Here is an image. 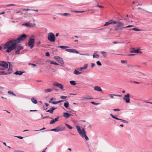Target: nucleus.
<instances>
[{"label": "nucleus", "instance_id": "nucleus-1", "mask_svg": "<svg viewBox=\"0 0 152 152\" xmlns=\"http://www.w3.org/2000/svg\"><path fill=\"white\" fill-rule=\"evenodd\" d=\"M26 35L23 34L16 39H11L7 41L4 45H2L4 49H6V52L10 53L15 49L17 47V44L19 42L23 41L26 38Z\"/></svg>", "mask_w": 152, "mask_h": 152}, {"label": "nucleus", "instance_id": "nucleus-2", "mask_svg": "<svg viewBox=\"0 0 152 152\" xmlns=\"http://www.w3.org/2000/svg\"><path fill=\"white\" fill-rule=\"evenodd\" d=\"M76 128L78 132L82 137H83L84 136L86 140H89L88 138L86 135V132L84 128L82 129V131H81L80 127L79 126H77Z\"/></svg>", "mask_w": 152, "mask_h": 152}, {"label": "nucleus", "instance_id": "nucleus-3", "mask_svg": "<svg viewBox=\"0 0 152 152\" xmlns=\"http://www.w3.org/2000/svg\"><path fill=\"white\" fill-rule=\"evenodd\" d=\"M116 24H117L115 26V30L116 31H117L119 30H120L123 28H125L124 26V23L122 22H116Z\"/></svg>", "mask_w": 152, "mask_h": 152}, {"label": "nucleus", "instance_id": "nucleus-4", "mask_svg": "<svg viewBox=\"0 0 152 152\" xmlns=\"http://www.w3.org/2000/svg\"><path fill=\"white\" fill-rule=\"evenodd\" d=\"M48 39L51 42H54L55 41L56 38L53 33H49L48 35Z\"/></svg>", "mask_w": 152, "mask_h": 152}, {"label": "nucleus", "instance_id": "nucleus-5", "mask_svg": "<svg viewBox=\"0 0 152 152\" xmlns=\"http://www.w3.org/2000/svg\"><path fill=\"white\" fill-rule=\"evenodd\" d=\"M28 45L29 47L32 48L34 47L35 39L34 38H30L28 40Z\"/></svg>", "mask_w": 152, "mask_h": 152}, {"label": "nucleus", "instance_id": "nucleus-6", "mask_svg": "<svg viewBox=\"0 0 152 152\" xmlns=\"http://www.w3.org/2000/svg\"><path fill=\"white\" fill-rule=\"evenodd\" d=\"M130 95L129 93L125 95L123 97V99L125 101L126 103L130 102Z\"/></svg>", "mask_w": 152, "mask_h": 152}, {"label": "nucleus", "instance_id": "nucleus-7", "mask_svg": "<svg viewBox=\"0 0 152 152\" xmlns=\"http://www.w3.org/2000/svg\"><path fill=\"white\" fill-rule=\"evenodd\" d=\"M53 85L55 86L58 87L61 90H62L64 87L62 85L56 82H54L53 83Z\"/></svg>", "mask_w": 152, "mask_h": 152}, {"label": "nucleus", "instance_id": "nucleus-8", "mask_svg": "<svg viewBox=\"0 0 152 152\" xmlns=\"http://www.w3.org/2000/svg\"><path fill=\"white\" fill-rule=\"evenodd\" d=\"M0 66L7 68L8 67V64L5 61H2L0 62Z\"/></svg>", "mask_w": 152, "mask_h": 152}, {"label": "nucleus", "instance_id": "nucleus-9", "mask_svg": "<svg viewBox=\"0 0 152 152\" xmlns=\"http://www.w3.org/2000/svg\"><path fill=\"white\" fill-rule=\"evenodd\" d=\"M110 115L111 117H112L113 118H114L115 119H117V120H120L121 121H122L123 123H128V121L122 119H120L118 118H117V117H115V116L113 115L112 114H110Z\"/></svg>", "mask_w": 152, "mask_h": 152}, {"label": "nucleus", "instance_id": "nucleus-10", "mask_svg": "<svg viewBox=\"0 0 152 152\" xmlns=\"http://www.w3.org/2000/svg\"><path fill=\"white\" fill-rule=\"evenodd\" d=\"M140 50L135 49L134 48H132L130 49L131 53H142V52L139 51Z\"/></svg>", "mask_w": 152, "mask_h": 152}, {"label": "nucleus", "instance_id": "nucleus-11", "mask_svg": "<svg viewBox=\"0 0 152 152\" xmlns=\"http://www.w3.org/2000/svg\"><path fill=\"white\" fill-rule=\"evenodd\" d=\"M22 25L28 27H34L36 26V24L35 23H34L32 24L31 23L28 22L23 24Z\"/></svg>", "mask_w": 152, "mask_h": 152}, {"label": "nucleus", "instance_id": "nucleus-12", "mask_svg": "<svg viewBox=\"0 0 152 152\" xmlns=\"http://www.w3.org/2000/svg\"><path fill=\"white\" fill-rule=\"evenodd\" d=\"M58 132L62 131L65 130V128L64 127L59 126L57 127Z\"/></svg>", "mask_w": 152, "mask_h": 152}, {"label": "nucleus", "instance_id": "nucleus-13", "mask_svg": "<svg viewBox=\"0 0 152 152\" xmlns=\"http://www.w3.org/2000/svg\"><path fill=\"white\" fill-rule=\"evenodd\" d=\"M54 58L56 59L59 61L61 64H62V63L63 62V60L62 59V58H61L59 56H55L54 57Z\"/></svg>", "mask_w": 152, "mask_h": 152}, {"label": "nucleus", "instance_id": "nucleus-14", "mask_svg": "<svg viewBox=\"0 0 152 152\" xmlns=\"http://www.w3.org/2000/svg\"><path fill=\"white\" fill-rule=\"evenodd\" d=\"M56 109V108L54 107H52L50 110H49L46 111V112H49L50 113L52 114L53 113V111Z\"/></svg>", "mask_w": 152, "mask_h": 152}, {"label": "nucleus", "instance_id": "nucleus-15", "mask_svg": "<svg viewBox=\"0 0 152 152\" xmlns=\"http://www.w3.org/2000/svg\"><path fill=\"white\" fill-rule=\"evenodd\" d=\"M72 115L69 114L68 113H64L63 116L66 118H68L70 116Z\"/></svg>", "mask_w": 152, "mask_h": 152}, {"label": "nucleus", "instance_id": "nucleus-16", "mask_svg": "<svg viewBox=\"0 0 152 152\" xmlns=\"http://www.w3.org/2000/svg\"><path fill=\"white\" fill-rule=\"evenodd\" d=\"M94 89L95 90L98 91H102L101 88L100 87L98 86H95L94 88Z\"/></svg>", "mask_w": 152, "mask_h": 152}, {"label": "nucleus", "instance_id": "nucleus-17", "mask_svg": "<svg viewBox=\"0 0 152 152\" xmlns=\"http://www.w3.org/2000/svg\"><path fill=\"white\" fill-rule=\"evenodd\" d=\"M93 98L91 96H86L83 97L82 99H93Z\"/></svg>", "mask_w": 152, "mask_h": 152}, {"label": "nucleus", "instance_id": "nucleus-18", "mask_svg": "<svg viewBox=\"0 0 152 152\" xmlns=\"http://www.w3.org/2000/svg\"><path fill=\"white\" fill-rule=\"evenodd\" d=\"M97 51H95L94 52L93 55V57L94 58H98L99 57V55L96 53Z\"/></svg>", "mask_w": 152, "mask_h": 152}, {"label": "nucleus", "instance_id": "nucleus-19", "mask_svg": "<svg viewBox=\"0 0 152 152\" xmlns=\"http://www.w3.org/2000/svg\"><path fill=\"white\" fill-rule=\"evenodd\" d=\"M32 102L34 104H36L37 103V101L36 99H35L34 98H32L31 99Z\"/></svg>", "mask_w": 152, "mask_h": 152}, {"label": "nucleus", "instance_id": "nucleus-20", "mask_svg": "<svg viewBox=\"0 0 152 152\" xmlns=\"http://www.w3.org/2000/svg\"><path fill=\"white\" fill-rule=\"evenodd\" d=\"M65 100H60L59 101H57V102H52V103L53 104H58V103H59L61 102H63L65 101Z\"/></svg>", "mask_w": 152, "mask_h": 152}, {"label": "nucleus", "instance_id": "nucleus-21", "mask_svg": "<svg viewBox=\"0 0 152 152\" xmlns=\"http://www.w3.org/2000/svg\"><path fill=\"white\" fill-rule=\"evenodd\" d=\"M65 50L66 51L70 53H74V51H75V49H66Z\"/></svg>", "mask_w": 152, "mask_h": 152}, {"label": "nucleus", "instance_id": "nucleus-22", "mask_svg": "<svg viewBox=\"0 0 152 152\" xmlns=\"http://www.w3.org/2000/svg\"><path fill=\"white\" fill-rule=\"evenodd\" d=\"M110 24H115L116 23V21H114L113 20H111L108 21Z\"/></svg>", "mask_w": 152, "mask_h": 152}, {"label": "nucleus", "instance_id": "nucleus-23", "mask_svg": "<svg viewBox=\"0 0 152 152\" xmlns=\"http://www.w3.org/2000/svg\"><path fill=\"white\" fill-rule=\"evenodd\" d=\"M23 72L21 71H16L14 74L16 75H21L22 74Z\"/></svg>", "mask_w": 152, "mask_h": 152}, {"label": "nucleus", "instance_id": "nucleus-24", "mask_svg": "<svg viewBox=\"0 0 152 152\" xmlns=\"http://www.w3.org/2000/svg\"><path fill=\"white\" fill-rule=\"evenodd\" d=\"M12 68H9V69L8 70L7 72V74H10L12 72Z\"/></svg>", "mask_w": 152, "mask_h": 152}, {"label": "nucleus", "instance_id": "nucleus-25", "mask_svg": "<svg viewBox=\"0 0 152 152\" xmlns=\"http://www.w3.org/2000/svg\"><path fill=\"white\" fill-rule=\"evenodd\" d=\"M81 72H80L78 71H77L75 70V71L74 72V73L76 75H80L81 74Z\"/></svg>", "mask_w": 152, "mask_h": 152}, {"label": "nucleus", "instance_id": "nucleus-26", "mask_svg": "<svg viewBox=\"0 0 152 152\" xmlns=\"http://www.w3.org/2000/svg\"><path fill=\"white\" fill-rule=\"evenodd\" d=\"M52 91V89L51 88H47L45 89L44 91L45 93H47L48 92H50Z\"/></svg>", "mask_w": 152, "mask_h": 152}, {"label": "nucleus", "instance_id": "nucleus-27", "mask_svg": "<svg viewBox=\"0 0 152 152\" xmlns=\"http://www.w3.org/2000/svg\"><path fill=\"white\" fill-rule=\"evenodd\" d=\"M88 65L85 64L83 67H81L80 68L81 70L84 69H86L88 67Z\"/></svg>", "mask_w": 152, "mask_h": 152}, {"label": "nucleus", "instance_id": "nucleus-28", "mask_svg": "<svg viewBox=\"0 0 152 152\" xmlns=\"http://www.w3.org/2000/svg\"><path fill=\"white\" fill-rule=\"evenodd\" d=\"M64 106L66 108H67L69 106V102H65L64 104Z\"/></svg>", "mask_w": 152, "mask_h": 152}, {"label": "nucleus", "instance_id": "nucleus-29", "mask_svg": "<svg viewBox=\"0 0 152 152\" xmlns=\"http://www.w3.org/2000/svg\"><path fill=\"white\" fill-rule=\"evenodd\" d=\"M70 83L71 85L75 86L76 85L75 81H71L70 82Z\"/></svg>", "mask_w": 152, "mask_h": 152}, {"label": "nucleus", "instance_id": "nucleus-30", "mask_svg": "<svg viewBox=\"0 0 152 152\" xmlns=\"http://www.w3.org/2000/svg\"><path fill=\"white\" fill-rule=\"evenodd\" d=\"M101 53L104 57H106L107 56V54L106 52L104 51H101Z\"/></svg>", "mask_w": 152, "mask_h": 152}, {"label": "nucleus", "instance_id": "nucleus-31", "mask_svg": "<svg viewBox=\"0 0 152 152\" xmlns=\"http://www.w3.org/2000/svg\"><path fill=\"white\" fill-rule=\"evenodd\" d=\"M7 72L5 71L0 72V75H7Z\"/></svg>", "mask_w": 152, "mask_h": 152}, {"label": "nucleus", "instance_id": "nucleus-32", "mask_svg": "<svg viewBox=\"0 0 152 152\" xmlns=\"http://www.w3.org/2000/svg\"><path fill=\"white\" fill-rule=\"evenodd\" d=\"M65 125L69 129H72V127L70 126V125H69L67 124H66L65 123Z\"/></svg>", "mask_w": 152, "mask_h": 152}, {"label": "nucleus", "instance_id": "nucleus-33", "mask_svg": "<svg viewBox=\"0 0 152 152\" xmlns=\"http://www.w3.org/2000/svg\"><path fill=\"white\" fill-rule=\"evenodd\" d=\"M50 131H54L56 132H58V129L56 127V128L53 129H50Z\"/></svg>", "mask_w": 152, "mask_h": 152}, {"label": "nucleus", "instance_id": "nucleus-34", "mask_svg": "<svg viewBox=\"0 0 152 152\" xmlns=\"http://www.w3.org/2000/svg\"><path fill=\"white\" fill-rule=\"evenodd\" d=\"M59 48L62 49H66L68 48V47H67L66 46H59Z\"/></svg>", "mask_w": 152, "mask_h": 152}, {"label": "nucleus", "instance_id": "nucleus-35", "mask_svg": "<svg viewBox=\"0 0 152 152\" xmlns=\"http://www.w3.org/2000/svg\"><path fill=\"white\" fill-rule=\"evenodd\" d=\"M61 15H64V16H66L70 15V14L68 13H64L61 14Z\"/></svg>", "mask_w": 152, "mask_h": 152}, {"label": "nucleus", "instance_id": "nucleus-36", "mask_svg": "<svg viewBox=\"0 0 152 152\" xmlns=\"http://www.w3.org/2000/svg\"><path fill=\"white\" fill-rule=\"evenodd\" d=\"M132 29L134 31H141V30L140 29L135 28H133Z\"/></svg>", "mask_w": 152, "mask_h": 152}, {"label": "nucleus", "instance_id": "nucleus-37", "mask_svg": "<svg viewBox=\"0 0 152 152\" xmlns=\"http://www.w3.org/2000/svg\"><path fill=\"white\" fill-rule=\"evenodd\" d=\"M50 64H55V65H59L57 63L53 61H51L50 62Z\"/></svg>", "mask_w": 152, "mask_h": 152}, {"label": "nucleus", "instance_id": "nucleus-38", "mask_svg": "<svg viewBox=\"0 0 152 152\" xmlns=\"http://www.w3.org/2000/svg\"><path fill=\"white\" fill-rule=\"evenodd\" d=\"M23 48V47L22 46H18V50H20L21 49H22Z\"/></svg>", "mask_w": 152, "mask_h": 152}, {"label": "nucleus", "instance_id": "nucleus-39", "mask_svg": "<svg viewBox=\"0 0 152 152\" xmlns=\"http://www.w3.org/2000/svg\"><path fill=\"white\" fill-rule=\"evenodd\" d=\"M8 93L9 94H12V95H14V96H16V95L14 94L13 92L12 91H8Z\"/></svg>", "mask_w": 152, "mask_h": 152}, {"label": "nucleus", "instance_id": "nucleus-40", "mask_svg": "<svg viewBox=\"0 0 152 152\" xmlns=\"http://www.w3.org/2000/svg\"><path fill=\"white\" fill-rule=\"evenodd\" d=\"M110 24L109 21L106 22H105V24L104 25V26H106Z\"/></svg>", "mask_w": 152, "mask_h": 152}, {"label": "nucleus", "instance_id": "nucleus-41", "mask_svg": "<svg viewBox=\"0 0 152 152\" xmlns=\"http://www.w3.org/2000/svg\"><path fill=\"white\" fill-rule=\"evenodd\" d=\"M96 64L98 65L99 66H100L102 65L101 63L99 61H97L96 62Z\"/></svg>", "mask_w": 152, "mask_h": 152}, {"label": "nucleus", "instance_id": "nucleus-42", "mask_svg": "<svg viewBox=\"0 0 152 152\" xmlns=\"http://www.w3.org/2000/svg\"><path fill=\"white\" fill-rule=\"evenodd\" d=\"M55 122V121H54V119H53L50 121V124H54Z\"/></svg>", "mask_w": 152, "mask_h": 152}, {"label": "nucleus", "instance_id": "nucleus-43", "mask_svg": "<svg viewBox=\"0 0 152 152\" xmlns=\"http://www.w3.org/2000/svg\"><path fill=\"white\" fill-rule=\"evenodd\" d=\"M67 98V96H61L60 97V98L61 99H65Z\"/></svg>", "mask_w": 152, "mask_h": 152}, {"label": "nucleus", "instance_id": "nucleus-44", "mask_svg": "<svg viewBox=\"0 0 152 152\" xmlns=\"http://www.w3.org/2000/svg\"><path fill=\"white\" fill-rule=\"evenodd\" d=\"M15 5L14 4H7L6 5L7 7H9V6H15Z\"/></svg>", "mask_w": 152, "mask_h": 152}, {"label": "nucleus", "instance_id": "nucleus-45", "mask_svg": "<svg viewBox=\"0 0 152 152\" xmlns=\"http://www.w3.org/2000/svg\"><path fill=\"white\" fill-rule=\"evenodd\" d=\"M59 116H57V118H56L54 119V121H55V122L57 121L58 120V119H59Z\"/></svg>", "mask_w": 152, "mask_h": 152}, {"label": "nucleus", "instance_id": "nucleus-46", "mask_svg": "<svg viewBox=\"0 0 152 152\" xmlns=\"http://www.w3.org/2000/svg\"><path fill=\"white\" fill-rule=\"evenodd\" d=\"M91 104H94L95 105H97L99 104L98 103H95V102H91Z\"/></svg>", "mask_w": 152, "mask_h": 152}, {"label": "nucleus", "instance_id": "nucleus-47", "mask_svg": "<svg viewBox=\"0 0 152 152\" xmlns=\"http://www.w3.org/2000/svg\"><path fill=\"white\" fill-rule=\"evenodd\" d=\"M45 55L47 56H48V57L49 56H50V53H49V52H46L45 53Z\"/></svg>", "mask_w": 152, "mask_h": 152}, {"label": "nucleus", "instance_id": "nucleus-48", "mask_svg": "<svg viewBox=\"0 0 152 152\" xmlns=\"http://www.w3.org/2000/svg\"><path fill=\"white\" fill-rule=\"evenodd\" d=\"M114 94H109V95L110 96V98L112 99H113L114 98L113 96H114Z\"/></svg>", "mask_w": 152, "mask_h": 152}, {"label": "nucleus", "instance_id": "nucleus-49", "mask_svg": "<svg viewBox=\"0 0 152 152\" xmlns=\"http://www.w3.org/2000/svg\"><path fill=\"white\" fill-rule=\"evenodd\" d=\"M20 50H18L17 51H16L15 52V53L16 54H18L20 53Z\"/></svg>", "mask_w": 152, "mask_h": 152}, {"label": "nucleus", "instance_id": "nucleus-50", "mask_svg": "<svg viewBox=\"0 0 152 152\" xmlns=\"http://www.w3.org/2000/svg\"><path fill=\"white\" fill-rule=\"evenodd\" d=\"M23 11H29V10H31V9H23Z\"/></svg>", "mask_w": 152, "mask_h": 152}, {"label": "nucleus", "instance_id": "nucleus-51", "mask_svg": "<svg viewBox=\"0 0 152 152\" xmlns=\"http://www.w3.org/2000/svg\"><path fill=\"white\" fill-rule=\"evenodd\" d=\"M133 26H133V25H129V26H127L125 27V28H126L131 27H133Z\"/></svg>", "mask_w": 152, "mask_h": 152}, {"label": "nucleus", "instance_id": "nucleus-52", "mask_svg": "<svg viewBox=\"0 0 152 152\" xmlns=\"http://www.w3.org/2000/svg\"><path fill=\"white\" fill-rule=\"evenodd\" d=\"M9 68H12V64H10V63H9Z\"/></svg>", "mask_w": 152, "mask_h": 152}, {"label": "nucleus", "instance_id": "nucleus-53", "mask_svg": "<svg viewBox=\"0 0 152 152\" xmlns=\"http://www.w3.org/2000/svg\"><path fill=\"white\" fill-rule=\"evenodd\" d=\"M121 62L122 64L125 63H126V61L122 60L121 61Z\"/></svg>", "mask_w": 152, "mask_h": 152}, {"label": "nucleus", "instance_id": "nucleus-54", "mask_svg": "<svg viewBox=\"0 0 152 152\" xmlns=\"http://www.w3.org/2000/svg\"><path fill=\"white\" fill-rule=\"evenodd\" d=\"M113 110L114 111H119L120 110L119 109H115Z\"/></svg>", "mask_w": 152, "mask_h": 152}, {"label": "nucleus", "instance_id": "nucleus-55", "mask_svg": "<svg viewBox=\"0 0 152 152\" xmlns=\"http://www.w3.org/2000/svg\"><path fill=\"white\" fill-rule=\"evenodd\" d=\"M14 152H21V151L19 150H15L13 151Z\"/></svg>", "mask_w": 152, "mask_h": 152}, {"label": "nucleus", "instance_id": "nucleus-56", "mask_svg": "<svg viewBox=\"0 0 152 152\" xmlns=\"http://www.w3.org/2000/svg\"><path fill=\"white\" fill-rule=\"evenodd\" d=\"M74 12H76V13H81L83 12H84V11H74Z\"/></svg>", "mask_w": 152, "mask_h": 152}, {"label": "nucleus", "instance_id": "nucleus-57", "mask_svg": "<svg viewBox=\"0 0 152 152\" xmlns=\"http://www.w3.org/2000/svg\"><path fill=\"white\" fill-rule=\"evenodd\" d=\"M17 137L18 138L20 139H22L23 138V137L21 136H17Z\"/></svg>", "mask_w": 152, "mask_h": 152}, {"label": "nucleus", "instance_id": "nucleus-58", "mask_svg": "<svg viewBox=\"0 0 152 152\" xmlns=\"http://www.w3.org/2000/svg\"><path fill=\"white\" fill-rule=\"evenodd\" d=\"M95 65V64L94 63H92L91 64V67L93 68V67Z\"/></svg>", "mask_w": 152, "mask_h": 152}, {"label": "nucleus", "instance_id": "nucleus-59", "mask_svg": "<svg viewBox=\"0 0 152 152\" xmlns=\"http://www.w3.org/2000/svg\"><path fill=\"white\" fill-rule=\"evenodd\" d=\"M114 96H118V97H122V95H114Z\"/></svg>", "mask_w": 152, "mask_h": 152}, {"label": "nucleus", "instance_id": "nucleus-60", "mask_svg": "<svg viewBox=\"0 0 152 152\" xmlns=\"http://www.w3.org/2000/svg\"><path fill=\"white\" fill-rule=\"evenodd\" d=\"M133 83H137V84H140V83L138 82H136V81H133Z\"/></svg>", "mask_w": 152, "mask_h": 152}, {"label": "nucleus", "instance_id": "nucleus-61", "mask_svg": "<svg viewBox=\"0 0 152 152\" xmlns=\"http://www.w3.org/2000/svg\"><path fill=\"white\" fill-rule=\"evenodd\" d=\"M97 6L100 8H104V7L103 6H102L100 5H97Z\"/></svg>", "mask_w": 152, "mask_h": 152}, {"label": "nucleus", "instance_id": "nucleus-62", "mask_svg": "<svg viewBox=\"0 0 152 152\" xmlns=\"http://www.w3.org/2000/svg\"><path fill=\"white\" fill-rule=\"evenodd\" d=\"M29 65H32L33 66H36V64H30V63H29Z\"/></svg>", "mask_w": 152, "mask_h": 152}, {"label": "nucleus", "instance_id": "nucleus-63", "mask_svg": "<svg viewBox=\"0 0 152 152\" xmlns=\"http://www.w3.org/2000/svg\"><path fill=\"white\" fill-rule=\"evenodd\" d=\"M31 11H36V12H38V10H33V9H31Z\"/></svg>", "mask_w": 152, "mask_h": 152}, {"label": "nucleus", "instance_id": "nucleus-64", "mask_svg": "<svg viewBox=\"0 0 152 152\" xmlns=\"http://www.w3.org/2000/svg\"><path fill=\"white\" fill-rule=\"evenodd\" d=\"M74 53H78L79 52L76 50H75V51H74Z\"/></svg>", "mask_w": 152, "mask_h": 152}]
</instances>
